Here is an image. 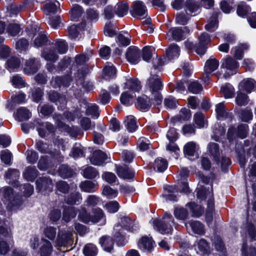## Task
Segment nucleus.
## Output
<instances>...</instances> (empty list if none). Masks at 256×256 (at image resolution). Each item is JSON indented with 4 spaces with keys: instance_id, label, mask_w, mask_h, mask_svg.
<instances>
[{
    "instance_id": "obj_49",
    "label": "nucleus",
    "mask_w": 256,
    "mask_h": 256,
    "mask_svg": "<svg viewBox=\"0 0 256 256\" xmlns=\"http://www.w3.org/2000/svg\"><path fill=\"white\" fill-rule=\"evenodd\" d=\"M76 214L75 208L74 207L66 208L64 210L62 219L66 222L74 218Z\"/></svg>"
},
{
    "instance_id": "obj_28",
    "label": "nucleus",
    "mask_w": 256,
    "mask_h": 256,
    "mask_svg": "<svg viewBox=\"0 0 256 256\" xmlns=\"http://www.w3.org/2000/svg\"><path fill=\"white\" fill-rule=\"evenodd\" d=\"M60 8V4L56 0H50L44 6V11L46 14L56 12Z\"/></svg>"
},
{
    "instance_id": "obj_1",
    "label": "nucleus",
    "mask_w": 256,
    "mask_h": 256,
    "mask_svg": "<svg viewBox=\"0 0 256 256\" xmlns=\"http://www.w3.org/2000/svg\"><path fill=\"white\" fill-rule=\"evenodd\" d=\"M166 59L165 56H164L162 58H159L154 60V68L151 71L150 76L146 84L147 87L154 96V99L158 104L162 102V96L160 91L162 88V84L158 76L154 74L156 70H160L161 67L166 62Z\"/></svg>"
},
{
    "instance_id": "obj_62",
    "label": "nucleus",
    "mask_w": 256,
    "mask_h": 256,
    "mask_svg": "<svg viewBox=\"0 0 256 256\" xmlns=\"http://www.w3.org/2000/svg\"><path fill=\"white\" fill-rule=\"evenodd\" d=\"M82 29L84 30V26L83 24L78 26L74 24L70 26L68 28V32L70 37L72 38H76L78 36L80 31Z\"/></svg>"
},
{
    "instance_id": "obj_21",
    "label": "nucleus",
    "mask_w": 256,
    "mask_h": 256,
    "mask_svg": "<svg viewBox=\"0 0 256 256\" xmlns=\"http://www.w3.org/2000/svg\"><path fill=\"white\" fill-rule=\"evenodd\" d=\"M0 196L4 202L10 201L8 206L13 205L15 202V199L13 198L12 190L9 187H4L0 190Z\"/></svg>"
},
{
    "instance_id": "obj_46",
    "label": "nucleus",
    "mask_w": 256,
    "mask_h": 256,
    "mask_svg": "<svg viewBox=\"0 0 256 256\" xmlns=\"http://www.w3.org/2000/svg\"><path fill=\"white\" fill-rule=\"evenodd\" d=\"M124 124L126 128L130 132L135 131L138 128L135 118L133 116H127L125 118Z\"/></svg>"
},
{
    "instance_id": "obj_6",
    "label": "nucleus",
    "mask_w": 256,
    "mask_h": 256,
    "mask_svg": "<svg viewBox=\"0 0 256 256\" xmlns=\"http://www.w3.org/2000/svg\"><path fill=\"white\" fill-rule=\"evenodd\" d=\"M40 28L36 24H33L31 28L28 27L26 31L28 34L31 32L34 34L36 38L34 40V46L39 48L44 45L48 41L47 37L43 32H40Z\"/></svg>"
},
{
    "instance_id": "obj_50",
    "label": "nucleus",
    "mask_w": 256,
    "mask_h": 256,
    "mask_svg": "<svg viewBox=\"0 0 256 256\" xmlns=\"http://www.w3.org/2000/svg\"><path fill=\"white\" fill-rule=\"evenodd\" d=\"M38 176V171L36 168L28 167L24 173V176L28 181L34 180Z\"/></svg>"
},
{
    "instance_id": "obj_8",
    "label": "nucleus",
    "mask_w": 256,
    "mask_h": 256,
    "mask_svg": "<svg viewBox=\"0 0 256 256\" xmlns=\"http://www.w3.org/2000/svg\"><path fill=\"white\" fill-rule=\"evenodd\" d=\"M189 32V30L186 27L182 28H172L167 32V36L169 39L176 40H182L186 34Z\"/></svg>"
},
{
    "instance_id": "obj_64",
    "label": "nucleus",
    "mask_w": 256,
    "mask_h": 256,
    "mask_svg": "<svg viewBox=\"0 0 256 256\" xmlns=\"http://www.w3.org/2000/svg\"><path fill=\"white\" fill-rule=\"evenodd\" d=\"M82 200V196L78 192L72 194L66 200L68 204L73 205L80 203Z\"/></svg>"
},
{
    "instance_id": "obj_23",
    "label": "nucleus",
    "mask_w": 256,
    "mask_h": 256,
    "mask_svg": "<svg viewBox=\"0 0 256 256\" xmlns=\"http://www.w3.org/2000/svg\"><path fill=\"white\" fill-rule=\"evenodd\" d=\"M36 184L37 188L40 191L42 192L44 190H48V192H50L52 190V182L51 180L48 178H40L37 180Z\"/></svg>"
},
{
    "instance_id": "obj_63",
    "label": "nucleus",
    "mask_w": 256,
    "mask_h": 256,
    "mask_svg": "<svg viewBox=\"0 0 256 256\" xmlns=\"http://www.w3.org/2000/svg\"><path fill=\"white\" fill-rule=\"evenodd\" d=\"M236 102L238 106H246L248 103V96L238 90L236 98Z\"/></svg>"
},
{
    "instance_id": "obj_20",
    "label": "nucleus",
    "mask_w": 256,
    "mask_h": 256,
    "mask_svg": "<svg viewBox=\"0 0 256 256\" xmlns=\"http://www.w3.org/2000/svg\"><path fill=\"white\" fill-rule=\"evenodd\" d=\"M108 156L106 153L100 150L94 151L90 158L91 163L94 165H102L107 159Z\"/></svg>"
},
{
    "instance_id": "obj_33",
    "label": "nucleus",
    "mask_w": 256,
    "mask_h": 256,
    "mask_svg": "<svg viewBox=\"0 0 256 256\" xmlns=\"http://www.w3.org/2000/svg\"><path fill=\"white\" fill-rule=\"evenodd\" d=\"M200 4L198 2L189 0L186 2V11L188 14L192 16H195L197 12H199Z\"/></svg>"
},
{
    "instance_id": "obj_2",
    "label": "nucleus",
    "mask_w": 256,
    "mask_h": 256,
    "mask_svg": "<svg viewBox=\"0 0 256 256\" xmlns=\"http://www.w3.org/2000/svg\"><path fill=\"white\" fill-rule=\"evenodd\" d=\"M78 218L79 220L86 224L92 222L102 226L106 222L104 213L102 210L99 208L94 209L90 214L87 212L85 208H82L80 211Z\"/></svg>"
},
{
    "instance_id": "obj_41",
    "label": "nucleus",
    "mask_w": 256,
    "mask_h": 256,
    "mask_svg": "<svg viewBox=\"0 0 256 256\" xmlns=\"http://www.w3.org/2000/svg\"><path fill=\"white\" fill-rule=\"evenodd\" d=\"M207 148L210 154L217 162L220 154L218 145L215 142H210L208 145Z\"/></svg>"
},
{
    "instance_id": "obj_35",
    "label": "nucleus",
    "mask_w": 256,
    "mask_h": 256,
    "mask_svg": "<svg viewBox=\"0 0 256 256\" xmlns=\"http://www.w3.org/2000/svg\"><path fill=\"white\" fill-rule=\"evenodd\" d=\"M42 56L47 61L54 62L58 58V54L52 48L44 50L42 52Z\"/></svg>"
},
{
    "instance_id": "obj_48",
    "label": "nucleus",
    "mask_w": 256,
    "mask_h": 256,
    "mask_svg": "<svg viewBox=\"0 0 256 256\" xmlns=\"http://www.w3.org/2000/svg\"><path fill=\"white\" fill-rule=\"evenodd\" d=\"M220 92L226 98H230L234 96V88L232 85L226 84L221 88Z\"/></svg>"
},
{
    "instance_id": "obj_10",
    "label": "nucleus",
    "mask_w": 256,
    "mask_h": 256,
    "mask_svg": "<svg viewBox=\"0 0 256 256\" xmlns=\"http://www.w3.org/2000/svg\"><path fill=\"white\" fill-rule=\"evenodd\" d=\"M238 66V62L230 56H228L222 60L221 68L228 70L230 72L229 74L230 75L236 73Z\"/></svg>"
},
{
    "instance_id": "obj_11",
    "label": "nucleus",
    "mask_w": 256,
    "mask_h": 256,
    "mask_svg": "<svg viewBox=\"0 0 256 256\" xmlns=\"http://www.w3.org/2000/svg\"><path fill=\"white\" fill-rule=\"evenodd\" d=\"M146 8L142 1L138 0L133 3L130 11L132 15L134 18L144 16L146 13Z\"/></svg>"
},
{
    "instance_id": "obj_54",
    "label": "nucleus",
    "mask_w": 256,
    "mask_h": 256,
    "mask_svg": "<svg viewBox=\"0 0 256 256\" xmlns=\"http://www.w3.org/2000/svg\"><path fill=\"white\" fill-rule=\"evenodd\" d=\"M83 252L86 256H96L98 254V248L94 244H88L84 247Z\"/></svg>"
},
{
    "instance_id": "obj_25",
    "label": "nucleus",
    "mask_w": 256,
    "mask_h": 256,
    "mask_svg": "<svg viewBox=\"0 0 256 256\" xmlns=\"http://www.w3.org/2000/svg\"><path fill=\"white\" fill-rule=\"evenodd\" d=\"M180 54V48L179 46L174 44H170L166 50V54L168 60L177 58Z\"/></svg>"
},
{
    "instance_id": "obj_58",
    "label": "nucleus",
    "mask_w": 256,
    "mask_h": 256,
    "mask_svg": "<svg viewBox=\"0 0 256 256\" xmlns=\"http://www.w3.org/2000/svg\"><path fill=\"white\" fill-rule=\"evenodd\" d=\"M226 132V128L218 124H215L213 128L214 135L212 136V138L216 141H218L220 138L224 135Z\"/></svg>"
},
{
    "instance_id": "obj_40",
    "label": "nucleus",
    "mask_w": 256,
    "mask_h": 256,
    "mask_svg": "<svg viewBox=\"0 0 256 256\" xmlns=\"http://www.w3.org/2000/svg\"><path fill=\"white\" fill-rule=\"evenodd\" d=\"M52 48L60 54H65L68 50V46L66 42L62 40H56L54 44H52Z\"/></svg>"
},
{
    "instance_id": "obj_32",
    "label": "nucleus",
    "mask_w": 256,
    "mask_h": 256,
    "mask_svg": "<svg viewBox=\"0 0 256 256\" xmlns=\"http://www.w3.org/2000/svg\"><path fill=\"white\" fill-rule=\"evenodd\" d=\"M100 244L104 250L107 252H110L113 249L114 242L110 236H103L100 240Z\"/></svg>"
},
{
    "instance_id": "obj_7",
    "label": "nucleus",
    "mask_w": 256,
    "mask_h": 256,
    "mask_svg": "<svg viewBox=\"0 0 256 256\" xmlns=\"http://www.w3.org/2000/svg\"><path fill=\"white\" fill-rule=\"evenodd\" d=\"M165 189L168 192H170L168 194H166V199L173 201L176 200V196L174 194V193L177 192L178 191L187 193L189 190L188 184L186 182L182 183L180 187L178 186L176 187L175 186H168L166 187Z\"/></svg>"
},
{
    "instance_id": "obj_61",
    "label": "nucleus",
    "mask_w": 256,
    "mask_h": 256,
    "mask_svg": "<svg viewBox=\"0 0 256 256\" xmlns=\"http://www.w3.org/2000/svg\"><path fill=\"white\" fill-rule=\"evenodd\" d=\"M104 78L106 80L113 78L116 76V70L112 66H106L104 69Z\"/></svg>"
},
{
    "instance_id": "obj_36",
    "label": "nucleus",
    "mask_w": 256,
    "mask_h": 256,
    "mask_svg": "<svg viewBox=\"0 0 256 256\" xmlns=\"http://www.w3.org/2000/svg\"><path fill=\"white\" fill-rule=\"evenodd\" d=\"M217 18L218 14L216 12L208 20L207 24L205 26V28L207 31L213 32L217 29L218 27Z\"/></svg>"
},
{
    "instance_id": "obj_9",
    "label": "nucleus",
    "mask_w": 256,
    "mask_h": 256,
    "mask_svg": "<svg viewBox=\"0 0 256 256\" xmlns=\"http://www.w3.org/2000/svg\"><path fill=\"white\" fill-rule=\"evenodd\" d=\"M209 35L206 33L202 34L199 37V42L196 46L195 51L198 54L203 55L206 52L207 44L210 42Z\"/></svg>"
},
{
    "instance_id": "obj_39",
    "label": "nucleus",
    "mask_w": 256,
    "mask_h": 256,
    "mask_svg": "<svg viewBox=\"0 0 256 256\" xmlns=\"http://www.w3.org/2000/svg\"><path fill=\"white\" fill-rule=\"evenodd\" d=\"M186 206L189 208L192 216L198 218L204 214V208L194 202H189Z\"/></svg>"
},
{
    "instance_id": "obj_26",
    "label": "nucleus",
    "mask_w": 256,
    "mask_h": 256,
    "mask_svg": "<svg viewBox=\"0 0 256 256\" xmlns=\"http://www.w3.org/2000/svg\"><path fill=\"white\" fill-rule=\"evenodd\" d=\"M70 82L71 78L70 76H66L63 78L56 77L51 81L50 84L55 88H60L62 85L68 87L70 86Z\"/></svg>"
},
{
    "instance_id": "obj_22",
    "label": "nucleus",
    "mask_w": 256,
    "mask_h": 256,
    "mask_svg": "<svg viewBox=\"0 0 256 256\" xmlns=\"http://www.w3.org/2000/svg\"><path fill=\"white\" fill-rule=\"evenodd\" d=\"M249 48V46L246 44H240L231 50V54L234 57L238 60H240L243 58L244 52L247 50Z\"/></svg>"
},
{
    "instance_id": "obj_27",
    "label": "nucleus",
    "mask_w": 256,
    "mask_h": 256,
    "mask_svg": "<svg viewBox=\"0 0 256 256\" xmlns=\"http://www.w3.org/2000/svg\"><path fill=\"white\" fill-rule=\"evenodd\" d=\"M194 246L196 253L200 256L207 254L210 250L208 244L204 239H200Z\"/></svg>"
},
{
    "instance_id": "obj_17",
    "label": "nucleus",
    "mask_w": 256,
    "mask_h": 256,
    "mask_svg": "<svg viewBox=\"0 0 256 256\" xmlns=\"http://www.w3.org/2000/svg\"><path fill=\"white\" fill-rule=\"evenodd\" d=\"M40 66V62L38 60L34 58H30L26 62L24 72L27 74H34L37 72Z\"/></svg>"
},
{
    "instance_id": "obj_60",
    "label": "nucleus",
    "mask_w": 256,
    "mask_h": 256,
    "mask_svg": "<svg viewBox=\"0 0 256 256\" xmlns=\"http://www.w3.org/2000/svg\"><path fill=\"white\" fill-rule=\"evenodd\" d=\"M102 194L108 198H113L117 196L118 191L110 186H106L103 187Z\"/></svg>"
},
{
    "instance_id": "obj_38",
    "label": "nucleus",
    "mask_w": 256,
    "mask_h": 256,
    "mask_svg": "<svg viewBox=\"0 0 256 256\" xmlns=\"http://www.w3.org/2000/svg\"><path fill=\"white\" fill-rule=\"evenodd\" d=\"M80 186L82 190L86 192H93L98 189L96 184L89 180L82 182Z\"/></svg>"
},
{
    "instance_id": "obj_19",
    "label": "nucleus",
    "mask_w": 256,
    "mask_h": 256,
    "mask_svg": "<svg viewBox=\"0 0 256 256\" xmlns=\"http://www.w3.org/2000/svg\"><path fill=\"white\" fill-rule=\"evenodd\" d=\"M154 244V242L152 238L148 236L142 237L138 244V247L140 250L149 252L153 249Z\"/></svg>"
},
{
    "instance_id": "obj_16",
    "label": "nucleus",
    "mask_w": 256,
    "mask_h": 256,
    "mask_svg": "<svg viewBox=\"0 0 256 256\" xmlns=\"http://www.w3.org/2000/svg\"><path fill=\"white\" fill-rule=\"evenodd\" d=\"M216 117L220 120L228 119L230 120L232 118V114L227 112L224 102H220L216 106Z\"/></svg>"
},
{
    "instance_id": "obj_42",
    "label": "nucleus",
    "mask_w": 256,
    "mask_h": 256,
    "mask_svg": "<svg viewBox=\"0 0 256 256\" xmlns=\"http://www.w3.org/2000/svg\"><path fill=\"white\" fill-rule=\"evenodd\" d=\"M49 100L55 102L56 105L58 104H66V97L64 96H60L58 93L55 92H50L48 94Z\"/></svg>"
},
{
    "instance_id": "obj_52",
    "label": "nucleus",
    "mask_w": 256,
    "mask_h": 256,
    "mask_svg": "<svg viewBox=\"0 0 256 256\" xmlns=\"http://www.w3.org/2000/svg\"><path fill=\"white\" fill-rule=\"evenodd\" d=\"M30 4V1L28 0H24L22 4L12 6L11 8V13L14 14H17L19 12L24 11L26 10Z\"/></svg>"
},
{
    "instance_id": "obj_14",
    "label": "nucleus",
    "mask_w": 256,
    "mask_h": 256,
    "mask_svg": "<svg viewBox=\"0 0 256 256\" xmlns=\"http://www.w3.org/2000/svg\"><path fill=\"white\" fill-rule=\"evenodd\" d=\"M238 88L240 91L245 90L250 93L256 89V81L252 78H244L239 84Z\"/></svg>"
},
{
    "instance_id": "obj_51",
    "label": "nucleus",
    "mask_w": 256,
    "mask_h": 256,
    "mask_svg": "<svg viewBox=\"0 0 256 256\" xmlns=\"http://www.w3.org/2000/svg\"><path fill=\"white\" fill-rule=\"evenodd\" d=\"M168 164L166 160L164 159L158 158L156 160L154 168V169L158 172H163L167 168Z\"/></svg>"
},
{
    "instance_id": "obj_12",
    "label": "nucleus",
    "mask_w": 256,
    "mask_h": 256,
    "mask_svg": "<svg viewBox=\"0 0 256 256\" xmlns=\"http://www.w3.org/2000/svg\"><path fill=\"white\" fill-rule=\"evenodd\" d=\"M198 146L193 142H188L184 147V152L190 159H195L198 157Z\"/></svg>"
},
{
    "instance_id": "obj_34",
    "label": "nucleus",
    "mask_w": 256,
    "mask_h": 256,
    "mask_svg": "<svg viewBox=\"0 0 256 256\" xmlns=\"http://www.w3.org/2000/svg\"><path fill=\"white\" fill-rule=\"evenodd\" d=\"M84 12L83 8L78 4L72 6L70 11V18L73 21H76L82 16Z\"/></svg>"
},
{
    "instance_id": "obj_43",
    "label": "nucleus",
    "mask_w": 256,
    "mask_h": 256,
    "mask_svg": "<svg viewBox=\"0 0 256 256\" xmlns=\"http://www.w3.org/2000/svg\"><path fill=\"white\" fill-rule=\"evenodd\" d=\"M52 251V245L49 241L42 240V244L40 248V254L41 256H50Z\"/></svg>"
},
{
    "instance_id": "obj_59",
    "label": "nucleus",
    "mask_w": 256,
    "mask_h": 256,
    "mask_svg": "<svg viewBox=\"0 0 256 256\" xmlns=\"http://www.w3.org/2000/svg\"><path fill=\"white\" fill-rule=\"evenodd\" d=\"M116 42L119 44L127 46L130 44V36L128 32H124L118 34Z\"/></svg>"
},
{
    "instance_id": "obj_4",
    "label": "nucleus",
    "mask_w": 256,
    "mask_h": 256,
    "mask_svg": "<svg viewBox=\"0 0 256 256\" xmlns=\"http://www.w3.org/2000/svg\"><path fill=\"white\" fill-rule=\"evenodd\" d=\"M171 223L174 224V220L170 214H164L161 220H154L153 221V226L155 230L162 234H171L172 228Z\"/></svg>"
},
{
    "instance_id": "obj_24",
    "label": "nucleus",
    "mask_w": 256,
    "mask_h": 256,
    "mask_svg": "<svg viewBox=\"0 0 256 256\" xmlns=\"http://www.w3.org/2000/svg\"><path fill=\"white\" fill-rule=\"evenodd\" d=\"M218 66L219 62L216 58L212 56L206 62L204 68V72L210 74L216 70Z\"/></svg>"
},
{
    "instance_id": "obj_30",
    "label": "nucleus",
    "mask_w": 256,
    "mask_h": 256,
    "mask_svg": "<svg viewBox=\"0 0 256 256\" xmlns=\"http://www.w3.org/2000/svg\"><path fill=\"white\" fill-rule=\"evenodd\" d=\"M38 131L40 136L44 138L46 136V130L50 132H52L54 131V127L52 124L49 122H38Z\"/></svg>"
},
{
    "instance_id": "obj_29",
    "label": "nucleus",
    "mask_w": 256,
    "mask_h": 256,
    "mask_svg": "<svg viewBox=\"0 0 256 256\" xmlns=\"http://www.w3.org/2000/svg\"><path fill=\"white\" fill-rule=\"evenodd\" d=\"M14 115L15 118L19 121H24L28 120L32 116V113L26 108L21 107L18 109Z\"/></svg>"
},
{
    "instance_id": "obj_44",
    "label": "nucleus",
    "mask_w": 256,
    "mask_h": 256,
    "mask_svg": "<svg viewBox=\"0 0 256 256\" xmlns=\"http://www.w3.org/2000/svg\"><path fill=\"white\" fill-rule=\"evenodd\" d=\"M238 115L239 118L244 122H248L252 120L253 118L252 111L248 108L240 110L238 111Z\"/></svg>"
},
{
    "instance_id": "obj_18",
    "label": "nucleus",
    "mask_w": 256,
    "mask_h": 256,
    "mask_svg": "<svg viewBox=\"0 0 256 256\" xmlns=\"http://www.w3.org/2000/svg\"><path fill=\"white\" fill-rule=\"evenodd\" d=\"M116 174L120 178L130 180L134 176V172L130 169L125 164L120 166H116Z\"/></svg>"
},
{
    "instance_id": "obj_31",
    "label": "nucleus",
    "mask_w": 256,
    "mask_h": 256,
    "mask_svg": "<svg viewBox=\"0 0 256 256\" xmlns=\"http://www.w3.org/2000/svg\"><path fill=\"white\" fill-rule=\"evenodd\" d=\"M136 105V108L140 110H148L150 106V98L146 96L139 97Z\"/></svg>"
},
{
    "instance_id": "obj_13",
    "label": "nucleus",
    "mask_w": 256,
    "mask_h": 256,
    "mask_svg": "<svg viewBox=\"0 0 256 256\" xmlns=\"http://www.w3.org/2000/svg\"><path fill=\"white\" fill-rule=\"evenodd\" d=\"M126 56L128 62L132 64H136L140 60V50L136 46H130L126 51Z\"/></svg>"
},
{
    "instance_id": "obj_15",
    "label": "nucleus",
    "mask_w": 256,
    "mask_h": 256,
    "mask_svg": "<svg viewBox=\"0 0 256 256\" xmlns=\"http://www.w3.org/2000/svg\"><path fill=\"white\" fill-rule=\"evenodd\" d=\"M72 232L70 231H60L58 234L56 246L60 248L71 242Z\"/></svg>"
},
{
    "instance_id": "obj_37",
    "label": "nucleus",
    "mask_w": 256,
    "mask_h": 256,
    "mask_svg": "<svg viewBox=\"0 0 256 256\" xmlns=\"http://www.w3.org/2000/svg\"><path fill=\"white\" fill-rule=\"evenodd\" d=\"M128 6L125 2H119L114 7L115 14L119 17H123L128 12Z\"/></svg>"
},
{
    "instance_id": "obj_56",
    "label": "nucleus",
    "mask_w": 256,
    "mask_h": 256,
    "mask_svg": "<svg viewBox=\"0 0 256 256\" xmlns=\"http://www.w3.org/2000/svg\"><path fill=\"white\" fill-rule=\"evenodd\" d=\"M250 10V8L247 5L245 2H241L240 3L237 8V14L241 16L244 17Z\"/></svg>"
},
{
    "instance_id": "obj_45",
    "label": "nucleus",
    "mask_w": 256,
    "mask_h": 256,
    "mask_svg": "<svg viewBox=\"0 0 256 256\" xmlns=\"http://www.w3.org/2000/svg\"><path fill=\"white\" fill-rule=\"evenodd\" d=\"M125 88L134 92H138L141 89V86L137 79L130 78L125 82Z\"/></svg>"
},
{
    "instance_id": "obj_5",
    "label": "nucleus",
    "mask_w": 256,
    "mask_h": 256,
    "mask_svg": "<svg viewBox=\"0 0 256 256\" xmlns=\"http://www.w3.org/2000/svg\"><path fill=\"white\" fill-rule=\"evenodd\" d=\"M248 126L246 124H240L236 128H230L228 132V139L230 142H235L238 138H244L248 134Z\"/></svg>"
},
{
    "instance_id": "obj_53",
    "label": "nucleus",
    "mask_w": 256,
    "mask_h": 256,
    "mask_svg": "<svg viewBox=\"0 0 256 256\" xmlns=\"http://www.w3.org/2000/svg\"><path fill=\"white\" fill-rule=\"evenodd\" d=\"M86 114L94 118H97L100 115L98 106L94 104H88L86 110Z\"/></svg>"
},
{
    "instance_id": "obj_55",
    "label": "nucleus",
    "mask_w": 256,
    "mask_h": 256,
    "mask_svg": "<svg viewBox=\"0 0 256 256\" xmlns=\"http://www.w3.org/2000/svg\"><path fill=\"white\" fill-rule=\"evenodd\" d=\"M21 64L20 59L16 56H12L7 61L8 68L9 70L18 68Z\"/></svg>"
},
{
    "instance_id": "obj_3",
    "label": "nucleus",
    "mask_w": 256,
    "mask_h": 256,
    "mask_svg": "<svg viewBox=\"0 0 256 256\" xmlns=\"http://www.w3.org/2000/svg\"><path fill=\"white\" fill-rule=\"evenodd\" d=\"M197 197L201 200L209 197L208 201L207 208L206 214V220L208 223H210L212 220V213L214 208V202L212 198V194L209 190H206V188L203 187L199 184L198 186L196 188Z\"/></svg>"
},
{
    "instance_id": "obj_57",
    "label": "nucleus",
    "mask_w": 256,
    "mask_h": 256,
    "mask_svg": "<svg viewBox=\"0 0 256 256\" xmlns=\"http://www.w3.org/2000/svg\"><path fill=\"white\" fill-rule=\"evenodd\" d=\"M195 124L199 128H204L206 125V121L204 119V116L202 112H197L194 117Z\"/></svg>"
},
{
    "instance_id": "obj_47",
    "label": "nucleus",
    "mask_w": 256,
    "mask_h": 256,
    "mask_svg": "<svg viewBox=\"0 0 256 256\" xmlns=\"http://www.w3.org/2000/svg\"><path fill=\"white\" fill-rule=\"evenodd\" d=\"M189 224L194 233L198 234H204V227L200 222L198 221H192L190 222Z\"/></svg>"
}]
</instances>
